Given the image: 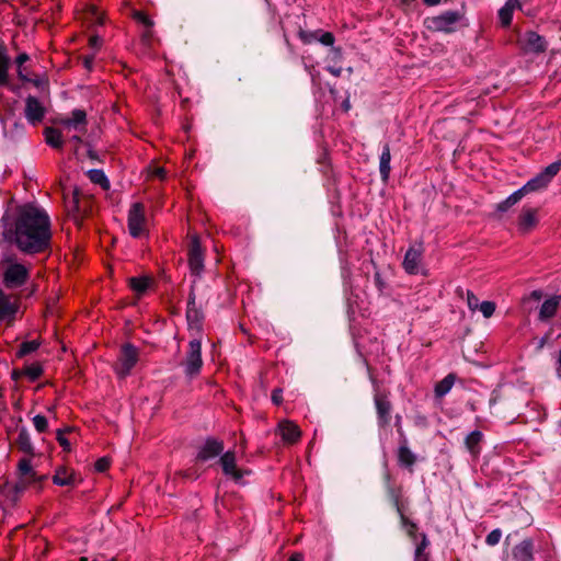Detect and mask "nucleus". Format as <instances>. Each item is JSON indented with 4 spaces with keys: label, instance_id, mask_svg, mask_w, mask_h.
<instances>
[{
    "label": "nucleus",
    "instance_id": "a19ab883",
    "mask_svg": "<svg viewBox=\"0 0 561 561\" xmlns=\"http://www.w3.org/2000/svg\"><path fill=\"white\" fill-rule=\"evenodd\" d=\"M481 433L480 432H472L466 439L468 448L474 453V447L479 444L481 440Z\"/></svg>",
    "mask_w": 561,
    "mask_h": 561
},
{
    "label": "nucleus",
    "instance_id": "9d476101",
    "mask_svg": "<svg viewBox=\"0 0 561 561\" xmlns=\"http://www.w3.org/2000/svg\"><path fill=\"white\" fill-rule=\"evenodd\" d=\"M519 44L525 53L539 54L546 50L547 42L539 34L529 31L526 32L520 38Z\"/></svg>",
    "mask_w": 561,
    "mask_h": 561
},
{
    "label": "nucleus",
    "instance_id": "f3484780",
    "mask_svg": "<svg viewBox=\"0 0 561 561\" xmlns=\"http://www.w3.org/2000/svg\"><path fill=\"white\" fill-rule=\"evenodd\" d=\"M186 319H187V322H188V327L191 329H195L196 331L201 330L202 321H203V313L196 307L195 294H194L193 290H191L190 297H188Z\"/></svg>",
    "mask_w": 561,
    "mask_h": 561
},
{
    "label": "nucleus",
    "instance_id": "864d4df0",
    "mask_svg": "<svg viewBox=\"0 0 561 561\" xmlns=\"http://www.w3.org/2000/svg\"><path fill=\"white\" fill-rule=\"evenodd\" d=\"M328 70H329L333 76H335V77H340V76H341V73H342V69H341V68H332V67H330Z\"/></svg>",
    "mask_w": 561,
    "mask_h": 561
},
{
    "label": "nucleus",
    "instance_id": "79ce46f5",
    "mask_svg": "<svg viewBox=\"0 0 561 561\" xmlns=\"http://www.w3.org/2000/svg\"><path fill=\"white\" fill-rule=\"evenodd\" d=\"M134 18L147 27H151L153 25V22L144 12H135Z\"/></svg>",
    "mask_w": 561,
    "mask_h": 561
},
{
    "label": "nucleus",
    "instance_id": "4c0bfd02",
    "mask_svg": "<svg viewBox=\"0 0 561 561\" xmlns=\"http://www.w3.org/2000/svg\"><path fill=\"white\" fill-rule=\"evenodd\" d=\"M39 343L37 341H27L21 344L20 350L18 352L19 356H24L28 353H32L37 350Z\"/></svg>",
    "mask_w": 561,
    "mask_h": 561
},
{
    "label": "nucleus",
    "instance_id": "4d7b16f0",
    "mask_svg": "<svg viewBox=\"0 0 561 561\" xmlns=\"http://www.w3.org/2000/svg\"><path fill=\"white\" fill-rule=\"evenodd\" d=\"M557 374L561 378V351L559 352V356H558Z\"/></svg>",
    "mask_w": 561,
    "mask_h": 561
},
{
    "label": "nucleus",
    "instance_id": "393cba45",
    "mask_svg": "<svg viewBox=\"0 0 561 561\" xmlns=\"http://www.w3.org/2000/svg\"><path fill=\"white\" fill-rule=\"evenodd\" d=\"M19 470L21 474L25 476V480L22 483L35 482L42 480L44 477H37L32 470L31 461L28 459H22L19 462Z\"/></svg>",
    "mask_w": 561,
    "mask_h": 561
},
{
    "label": "nucleus",
    "instance_id": "2f4dec72",
    "mask_svg": "<svg viewBox=\"0 0 561 561\" xmlns=\"http://www.w3.org/2000/svg\"><path fill=\"white\" fill-rule=\"evenodd\" d=\"M397 505V511L398 513L400 514V518H401V523H402V526L403 528L405 529L407 534L412 538V539H415L416 537V525L412 522H410L404 515L403 513L401 512V508L398 504V502L396 503Z\"/></svg>",
    "mask_w": 561,
    "mask_h": 561
},
{
    "label": "nucleus",
    "instance_id": "c9c22d12",
    "mask_svg": "<svg viewBox=\"0 0 561 561\" xmlns=\"http://www.w3.org/2000/svg\"><path fill=\"white\" fill-rule=\"evenodd\" d=\"M7 71H8V58L4 54L2 47H0V84H4L7 82Z\"/></svg>",
    "mask_w": 561,
    "mask_h": 561
},
{
    "label": "nucleus",
    "instance_id": "f704fd0d",
    "mask_svg": "<svg viewBox=\"0 0 561 561\" xmlns=\"http://www.w3.org/2000/svg\"><path fill=\"white\" fill-rule=\"evenodd\" d=\"M72 431L73 430L71 427H66L64 430H61V428L57 430V432H56V438H57L58 443L60 444V446L66 451H70L71 445H70V442L65 437V434L71 433Z\"/></svg>",
    "mask_w": 561,
    "mask_h": 561
},
{
    "label": "nucleus",
    "instance_id": "13d9d810",
    "mask_svg": "<svg viewBox=\"0 0 561 561\" xmlns=\"http://www.w3.org/2000/svg\"><path fill=\"white\" fill-rule=\"evenodd\" d=\"M492 536H493V545H494L495 542H497L500 540L501 533L499 530H493Z\"/></svg>",
    "mask_w": 561,
    "mask_h": 561
},
{
    "label": "nucleus",
    "instance_id": "4468645a",
    "mask_svg": "<svg viewBox=\"0 0 561 561\" xmlns=\"http://www.w3.org/2000/svg\"><path fill=\"white\" fill-rule=\"evenodd\" d=\"M24 113H25L26 119L31 124L35 125L43 119V117L45 115V108L36 98L28 96L25 100Z\"/></svg>",
    "mask_w": 561,
    "mask_h": 561
},
{
    "label": "nucleus",
    "instance_id": "ea45409f",
    "mask_svg": "<svg viewBox=\"0 0 561 561\" xmlns=\"http://www.w3.org/2000/svg\"><path fill=\"white\" fill-rule=\"evenodd\" d=\"M23 375L27 376L30 380L33 381L42 375V368L36 365L28 366L23 370Z\"/></svg>",
    "mask_w": 561,
    "mask_h": 561
},
{
    "label": "nucleus",
    "instance_id": "4be33fe9",
    "mask_svg": "<svg viewBox=\"0 0 561 561\" xmlns=\"http://www.w3.org/2000/svg\"><path fill=\"white\" fill-rule=\"evenodd\" d=\"M537 211L535 209H524L519 216V230L528 232L537 225Z\"/></svg>",
    "mask_w": 561,
    "mask_h": 561
},
{
    "label": "nucleus",
    "instance_id": "09e8293b",
    "mask_svg": "<svg viewBox=\"0 0 561 561\" xmlns=\"http://www.w3.org/2000/svg\"><path fill=\"white\" fill-rule=\"evenodd\" d=\"M164 174H165V171H164V169H163V168L158 167V168H156V169L153 170V175H156V176H158V178H161V179H162V178H164Z\"/></svg>",
    "mask_w": 561,
    "mask_h": 561
},
{
    "label": "nucleus",
    "instance_id": "f257e3e1",
    "mask_svg": "<svg viewBox=\"0 0 561 561\" xmlns=\"http://www.w3.org/2000/svg\"><path fill=\"white\" fill-rule=\"evenodd\" d=\"M3 237L23 252H39L47 247L50 239L49 218L37 207L24 206L19 213L14 229H4Z\"/></svg>",
    "mask_w": 561,
    "mask_h": 561
},
{
    "label": "nucleus",
    "instance_id": "49530a36",
    "mask_svg": "<svg viewBox=\"0 0 561 561\" xmlns=\"http://www.w3.org/2000/svg\"><path fill=\"white\" fill-rule=\"evenodd\" d=\"M272 400L274 403L279 404L283 400L282 390L275 389L272 394Z\"/></svg>",
    "mask_w": 561,
    "mask_h": 561
},
{
    "label": "nucleus",
    "instance_id": "0e129e2a",
    "mask_svg": "<svg viewBox=\"0 0 561 561\" xmlns=\"http://www.w3.org/2000/svg\"><path fill=\"white\" fill-rule=\"evenodd\" d=\"M485 541H486L488 543H491V533L486 535V537H485Z\"/></svg>",
    "mask_w": 561,
    "mask_h": 561
},
{
    "label": "nucleus",
    "instance_id": "39448f33",
    "mask_svg": "<svg viewBox=\"0 0 561 561\" xmlns=\"http://www.w3.org/2000/svg\"><path fill=\"white\" fill-rule=\"evenodd\" d=\"M460 20V15L454 11H447L443 14L425 19L424 24L427 30L433 32H453L455 24Z\"/></svg>",
    "mask_w": 561,
    "mask_h": 561
},
{
    "label": "nucleus",
    "instance_id": "c85d7f7f",
    "mask_svg": "<svg viewBox=\"0 0 561 561\" xmlns=\"http://www.w3.org/2000/svg\"><path fill=\"white\" fill-rule=\"evenodd\" d=\"M150 283H151V278H149L147 276L131 277L129 279L130 287L137 295L144 294L147 290V288L149 287Z\"/></svg>",
    "mask_w": 561,
    "mask_h": 561
},
{
    "label": "nucleus",
    "instance_id": "7ed1b4c3",
    "mask_svg": "<svg viewBox=\"0 0 561 561\" xmlns=\"http://www.w3.org/2000/svg\"><path fill=\"white\" fill-rule=\"evenodd\" d=\"M67 215L77 226H81L83 218L91 207V199L88 196H80L78 190H73L71 196L65 197Z\"/></svg>",
    "mask_w": 561,
    "mask_h": 561
},
{
    "label": "nucleus",
    "instance_id": "774afa93",
    "mask_svg": "<svg viewBox=\"0 0 561 561\" xmlns=\"http://www.w3.org/2000/svg\"><path fill=\"white\" fill-rule=\"evenodd\" d=\"M344 106H345L346 110H348L350 105H348V103H344Z\"/></svg>",
    "mask_w": 561,
    "mask_h": 561
},
{
    "label": "nucleus",
    "instance_id": "2eb2a0df",
    "mask_svg": "<svg viewBox=\"0 0 561 561\" xmlns=\"http://www.w3.org/2000/svg\"><path fill=\"white\" fill-rule=\"evenodd\" d=\"M277 431L283 442L286 444H295L301 436V431L298 425L288 420L279 422Z\"/></svg>",
    "mask_w": 561,
    "mask_h": 561
},
{
    "label": "nucleus",
    "instance_id": "bb28decb",
    "mask_svg": "<svg viewBox=\"0 0 561 561\" xmlns=\"http://www.w3.org/2000/svg\"><path fill=\"white\" fill-rule=\"evenodd\" d=\"M46 142L53 148L62 147V133L56 128L47 127L44 131Z\"/></svg>",
    "mask_w": 561,
    "mask_h": 561
},
{
    "label": "nucleus",
    "instance_id": "5fc2aeb1",
    "mask_svg": "<svg viewBox=\"0 0 561 561\" xmlns=\"http://www.w3.org/2000/svg\"><path fill=\"white\" fill-rule=\"evenodd\" d=\"M530 297L534 298L535 300H540L541 297H542V294L541 291L539 290H534L531 294H530Z\"/></svg>",
    "mask_w": 561,
    "mask_h": 561
},
{
    "label": "nucleus",
    "instance_id": "6e6d98bb",
    "mask_svg": "<svg viewBox=\"0 0 561 561\" xmlns=\"http://www.w3.org/2000/svg\"><path fill=\"white\" fill-rule=\"evenodd\" d=\"M304 556L301 553H295L290 557L289 561H302Z\"/></svg>",
    "mask_w": 561,
    "mask_h": 561
},
{
    "label": "nucleus",
    "instance_id": "338daca9",
    "mask_svg": "<svg viewBox=\"0 0 561 561\" xmlns=\"http://www.w3.org/2000/svg\"><path fill=\"white\" fill-rule=\"evenodd\" d=\"M80 561H88V558L87 557H81Z\"/></svg>",
    "mask_w": 561,
    "mask_h": 561
},
{
    "label": "nucleus",
    "instance_id": "e2e57ef3",
    "mask_svg": "<svg viewBox=\"0 0 561 561\" xmlns=\"http://www.w3.org/2000/svg\"><path fill=\"white\" fill-rule=\"evenodd\" d=\"M71 139H72L73 141H76L77 144H80V142H81V138H80V136H78V135H75Z\"/></svg>",
    "mask_w": 561,
    "mask_h": 561
},
{
    "label": "nucleus",
    "instance_id": "69168bd1",
    "mask_svg": "<svg viewBox=\"0 0 561 561\" xmlns=\"http://www.w3.org/2000/svg\"><path fill=\"white\" fill-rule=\"evenodd\" d=\"M22 374H23V371H22V373L13 371V377H14V378H18V377H19L20 375H22Z\"/></svg>",
    "mask_w": 561,
    "mask_h": 561
},
{
    "label": "nucleus",
    "instance_id": "3c124183",
    "mask_svg": "<svg viewBox=\"0 0 561 561\" xmlns=\"http://www.w3.org/2000/svg\"><path fill=\"white\" fill-rule=\"evenodd\" d=\"M18 73H19L20 79H22V80H30V79L27 78V75H26V72H25V69H24V68L19 67Z\"/></svg>",
    "mask_w": 561,
    "mask_h": 561
},
{
    "label": "nucleus",
    "instance_id": "8fccbe9b",
    "mask_svg": "<svg viewBox=\"0 0 561 561\" xmlns=\"http://www.w3.org/2000/svg\"><path fill=\"white\" fill-rule=\"evenodd\" d=\"M100 42H101V39H100V37H98V36H92V37L90 38V45H91L92 47H99Z\"/></svg>",
    "mask_w": 561,
    "mask_h": 561
},
{
    "label": "nucleus",
    "instance_id": "ddd939ff",
    "mask_svg": "<svg viewBox=\"0 0 561 561\" xmlns=\"http://www.w3.org/2000/svg\"><path fill=\"white\" fill-rule=\"evenodd\" d=\"M224 450V443L216 438H207L201 446L196 460L207 461L220 455Z\"/></svg>",
    "mask_w": 561,
    "mask_h": 561
},
{
    "label": "nucleus",
    "instance_id": "0eeeda50",
    "mask_svg": "<svg viewBox=\"0 0 561 561\" xmlns=\"http://www.w3.org/2000/svg\"><path fill=\"white\" fill-rule=\"evenodd\" d=\"M28 276V270L25 265L20 263H11L4 274L3 280L7 287L14 288L22 286Z\"/></svg>",
    "mask_w": 561,
    "mask_h": 561
},
{
    "label": "nucleus",
    "instance_id": "f03ea898",
    "mask_svg": "<svg viewBox=\"0 0 561 561\" xmlns=\"http://www.w3.org/2000/svg\"><path fill=\"white\" fill-rule=\"evenodd\" d=\"M561 169V161H556L529 180L522 188L506 198L508 205H515L525 194L545 188Z\"/></svg>",
    "mask_w": 561,
    "mask_h": 561
},
{
    "label": "nucleus",
    "instance_id": "423d86ee",
    "mask_svg": "<svg viewBox=\"0 0 561 561\" xmlns=\"http://www.w3.org/2000/svg\"><path fill=\"white\" fill-rule=\"evenodd\" d=\"M138 351L131 344H125L122 347L121 356L118 358L117 364L115 365V371L121 377L124 378L129 375L133 367L138 362Z\"/></svg>",
    "mask_w": 561,
    "mask_h": 561
},
{
    "label": "nucleus",
    "instance_id": "37998d69",
    "mask_svg": "<svg viewBox=\"0 0 561 561\" xmlns=\"http://www.w3.org/2000/svg\"><path fill=\"white\" fill-rule=\"evenodd\" d=\"M110 467V459L106 457L100 458L95 462V470L99 472H104Z\"/></svg>",
    "mask_w": 561,
    "mask_h": 561
},
{
    "label": "nucleus",
    "instance_id": "473e14b6",
    "mask_svg": "<svg viewBox=\"0 0 561 561\" xmlns=\"http://www.w3.org/2000/svg\"><path fill=\"white\" fill-rule=\"evenodd\" d=\"M427 546H428V540H427L426 536L423 534L421 542L416 545L414 559L419 560V558H420L421 560L430 561L428 554L424 552L425 549L427 548Z\"/></svg>",
    "mask_w": 561,
    "mask_h": 561
},
{
    "label": "nucleus",
    "instance_id": "a18cd8bd",
    "mask_svg": "<svg viewBox=\"0 0 561 561\" xmlns=\"http://www.w3.org/2000/svg\"><path fill=\"white\" fill-rule=\"evenodd\" d=\"M89 13L91 15L92 22H95V23H99V24L103 23L102 14L98 11V9L91 8Z\"/></svg>",
    "mask_w": 561,
    "mask_h": 561
},
{
    "label": "nucleus",
    "instance_id": "bf43d9fd",
    "mask_svg": "<svg viewBox=\"0 0 561 561\" xmlns=\"http://www.w3.org/2000/svg\"><path fill=\"white\" fill-rule=\"evenodd\" d=\"M300 37L305 43H310L311 35L305 34L304 32L300 33Z\"/></svg>",
    "mask_w": 561,
    "mask_h": 561
},
{
    "label": "nucleus",
    "instance_id": "cd10ccee",
    "mask_svg": "<svg viewBox=\"0 0 561 561\" xmlns=\"http://www.w3.org/2000/svg\"><path fill=\"white\" fill-rule=\"evenodd\" d=\"M16 444L22 451L26 454H33L34 447L32 445L30 434L26 430L23 428L19 432Z\"/></svg>",
    "mask_w": 561,
    "mask_h": 561
},
{
    "label": "nucleus",
    "instance_id": "603ef678",
    "mask_svg": "<svg viewBox=\"0 0 561 561\" xmlns=\"http://www.w3.org/2000/svg\"><path fill=\"white\" fill-rule=\"evenodd\" d=\"M511 206H512V205H508V204L506 203V199H505L503 203H500V204L497 205V210H499V211H505V210H506L507 208H510Z\"/></svg>",
    "mask_w": 561,
    "mask_h": 561
},
{
    "label": "nucleus",
    "instance_id": "a878e982",
    "mask_svg": "<svg viewBox=\"0 0 561 561\" xmlns=\"http://www.w3.org/2000/svg\"><path fill=\"white\" fill-rule=\"evenodd\" d=\"M467 302L471 310H476L477 308H480L481 312L485 318L491 317V302L490 301H483L482 304H479V299L473 295L468 293L467 296Z\"/></svg>",
    "mask_w": 561,
    "mask_h": 561
},
{
    "label": "nucleus",
    "instance_id": "6e6552de",
    "mask_svg": "<svg viewBox=\"0 0 561 561\" xmlns=\"http://www.w3.org/2000/svg\"><path fill=\"white\" fill-rule=\"evenodd\" d=\"M145 211L140 203H135L128 214V229L133 237L138 238L145 231Z\"/></svg>",
    "mask_w": 561,
    "mask_h": 561
},
{
    "label": "nucleus",
    "instance_id": "c03bdc74",
    "mask_svg": "<svg viewBox=\"0 0 561 561\" xmlns=\"http://www.w3.org/2000/svg\"><path fill=\"white\" fill-rule=\"evenodd\" d=\"M319 42L323 45L332 46L334 44V36L332 33L325 32L320 36Z\"/></svg>",
    "mask_w": 561,
    "mask_h": 561
},
{
    "label": "nucleus",
    "instance_id": "a211bd4d",
    "mask_svg": "<svg viewBox=\"0 0 561 561\" xmlns=\"http://www.w3.org/2000/svg\"><path fill=\"white\" fill-rule=\"evenodd\" d=\"M79 481L77 473L67 467H59L53 476V482L61 486L75 485Z\"/></svg>",
    "mask_w": 561,
    "mask_h": 561
},
{
    "label": "nucleus",
    "instance_id": "7c9ffc66",
    "mask_svg": "<svg viewBox=\"0 0 561 561\" xmlns=\"http://www.w3.org/2000/svg\"><path fill=\"white\" fill-rule=\"evenodd\" d=\"M398 458L402 466L412 467L415 462L414 454L405 445L400 446Z\"/></svg>",
    "mask_w": 561,
    "mask_h": 561
},
{
    "label": "nucleus",
    "instance_id": "dca6fc26",
    "mask_svg": "<svg viewBox=\"0 0 561 561\" xmlns=\"http://www.w3.org/2000/svg\"><path fill=\"white\" fill-rule=\"evenodd\" d=\"M422 247H412L410 248L403 260V267L409 274H416L421 270V259H422Z\"/></svg>",
    "mask_w": 561,
    "mask_h": 561
},
{
    "label": "nucleus",
    "instance_id": "f8f14e48",
    "mask_svg": "<svg viewBox=\"0 0 561 561\" xmlns=\"http://www.w3.org/2000/svg\"><path fill=\"white\" fill-rule=\"evenodd\" d=\"M62 128L67 131L85 133L87 128V114L82 110H75L71 116L59 119Z\"/></svg>",
    "mask_w": 561,
    "mask_h": 561
},
{
    "label": "nucleus",
    "instance_id": "de8ad7c7",
    "mask_svg": "<svg viewBox=\"0 0 561 561\" xmlns=\"http://www.w3.org/2000/svg\"><path fill=\"white\" fill-rule=\"evenodd\" d=\"M28 60V55L25 54V53H22L20 54L18 57H16V64H18V67H22V65Z\"/></svg>",
    "mask_w": 561,
    "mask_h": 561
},
{
    "label": "nucleus",
    "instance_id": "412c9836",
    "mask_svg": "<svg viewBox=\"0 0 561 561\" xmlns=\"http://www.w3.org/2000/svg\"><path fill=\"white\" fill-rule=\"evenodd\" d=\"M533 559V542L530 540H523L513 549L514 561H531Z\"/></svg>",
    "mask_w": 561,
    "mask_h": 561
},
{
    "label": "nucleus",
    "instance_id": "aec40b11",
    "mask_svg": "<svg viewBox=\"0 0 561 561\" xmlns=\"http://www.w3.org/2000/svg\"><path fill=\"white\" fill-rule=\"evenodd\" d=\"M522 4L518 0H507L505 5L499 10V19L503 26L511 24L513 13L516 10H520Z\"/></svg>",
    "mask_w": 561,
    "mask_h": 561
},
{
    "label": "nucleus",
    "instance_id": "680f3d73",
    "mask_svg": "<svg viewBox=\"0 0 561 561\" xmlns=\"http://www.w3.org/2000/svg\"><path fill=\"white\" fill-rule=\"evenodd\" d=\"M424 2L427 4V5H436L440 2V0H424Z\"/></svg>",
    "mask_w": 561,
    "mask_h": 561
},
{
    "label": "nucleus",
    "instance_id": "6ab92c4d",
    "mask_svg": "<svg viewBox=\"0 0 561 561\" xmlns=\"http://www.w3.org/2000/svg\"><path fill=\"white\" fill-rule=\"evenodd\" d=\"M375 404L379 417V422L382 426L387 425L390 421L391 403L382 394L375 397Z\"/></svg>",
    "mask_w": 561,
    "mask_h": 561
},
{
    "label": "nucleus",
    "instance_id": "b1692460",
    "mask_svg": "<svg viewBox=\"0 0 561 561\" xmlns=\"http://www.w3.org/2000/svg\"><path fill=\"white\" fill-rule=\"evenodd\" d=\"M390 161H391L390 148L388 145H386L381 152L380 162H379L380 175H381L382 181H385V182L389 179Z\"/></svg>",
    "mask_w": 561,
    "mask_h": 561
},
{
    "label": "nucleus",
    "instance_id": "1a4fd4ad",
    "mask_svg": "<svg viewBox=\"0 0 561 561\" xmlns=\"http://www.w3.org/2000/svg\"><path fill=\"white\" fill-rule=\"evenodd\" d=\"M219 462L224 473L231 477V479H233L236 482H241L243 476L248 473V471H243L237 467V458L233 450H228L227 453L222 454Z\"/></svg>",
    "mask_w": 561,
    "mask_h": 561
},
{
    "label": "nucleus",
    "instance_id": "58836bf2",
    "mask_svg": "<svg viewBox=\"0 0 561 561\" xmlns=\"http://www.w3.org/2000/svg\"><path fill=\"white\" fill-rule=\"evenodd\" d=\"M33 424L37 432L43 433L48 428V421L44 415H35Z\"/></svg>",
    "mask_w": 561,
    "mask_h": 561
},
{
    "label": "nucleus",
    "instance_id": "9b49d317",
    "mask_svg": "<svg viewBox=\"0 0 561 561\" xmlns=\"http://www.w3.org/2000/svg\"><path fill=\"white\" fill-rule=\"evenodd\" d=\"M188 264L191 272L195 275H201L204 268V257L197 236H193L188 251Z\"/></svg>",
    "mask_w": 561,
    "mask_h": 561
},
{
    "label": "nucleus",
    "instance_id": "052dcab7",
    "mask_svg": "<svg viewBox=\"0 0 561 561\" xmlns=\"http://www.w3.org/2000/svg\"><path fill=\"white\" fill-rule=\"evenodd\" d=\"M93 62V57H85L84 58V65L87 68H91V65Z\"/></svg>",
    "mask_w": 561,
    "mask_h": 561
},
{
    "label": "nucleus",
    "instance_id": "5701e85b",
    "mask_svg": "<svg viewBox=\"0 0 561 561\" xmlns=\"http://www.w3.org/2000/svg\"><path fill=\"white\" fill-rule=\"evenodd\" d=\"M560 300H561V296H554V297L547 299L540 308L539 318L541 320H548L551 317H553L558 309Z\"/></svg>",
    "mask_w": 561,
    "mask_h": 561
},
{
    "label": "nucleus",
    "instance_id": "e433bc0d",
    "mask_svg": "<svg viewBox=\"0 0 561 561\" xmlns=\"http://www.w3.org/2000/svg\"><path fill=\"white\" fill-rule=\"evenodd\" d=\"M13 312V307L5 297V295L0 290V319L4 318L7 314Z\"/></svg>",
    "mask_w": 561,
    "mask_h": 561
},
{
    "label": "nucleus",
    "instance_id": "20e7f679",
    "mask_svg": "<svg viewBox=\"0 0 561 561\" xmlns=\"http://www.w3.org/2000/svg\"><path fill=\"white\" fill-rule=\"evenodd\" d=\"M181 365L183 366L184 373L188 378H194L201 373L203 367V358L202 343L199 340L194 339L188 343V348Z\"/></svg>",
    "mask_w": 561,
    "mask_h": 561
},
{
    "label": "nucleus",
    "instance_id": "72a5a7b5",
    "mask_svg": "<svg viewBox=\"0 0 561 561\" xmlns=\"http://www.w3.org/2000/svg\"><path fill=\"white\" fill-rule=\"evenodd\" d=\"M89 178L93 183L100 184L104 188L108 187V180L105 176L104 172L101 170H91L89 172Z\"/></svg>",
    "mask_w": 561,
    "mask_h": 561
},
{
    "label": "nucleus",
    "instance_id": "c756f323",
    "mask_svg": "<svg viewBox=\"0 0 561 561\" xmlns=\"http://www.w3.org/2000/svg\"><path fill=\"white\" fill-rule=\"evenodd\" d=\"M455 376L449 374L435 386V394L443 397L448 393L454 385Z\"/></svg>",
    "mask_w": 561,
    "mask_h": 561
}]
</instances>
